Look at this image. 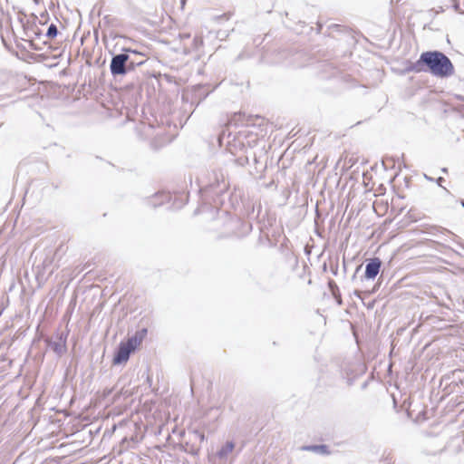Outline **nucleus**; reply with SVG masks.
<instances>
[{
  "instance_id": "f257e3e1",
  "label": "nucleus",
  "mask_w": 464,
  "mask_h": 464,
  "mask_svg": "<svg viewBox=\"0 0 464 464\" xmlns=\"http://www.w3.org/2000/svg\"><path fill=\"white\" fill-rule=\"evenodd\" d=\"M422 64L428 67L431 74L438 77H449L454 73V66L450 58L439 51L422 53L419 61L410 70L421 72Z\"/></svg>"
},
{
  "instance_id": "f03ea898",
  "label": "nucleus",
  "mask_w": 464,
  "mask_h": 464,
  "mask_svg": "<svg viewBox=\"0 0 464 464\" xmlns=\"http://www.w3.org/2000/svg\"><path fill=\"white\" fill-rule=\"evenodd\" d=\"M140 340L141 337L139 338L135 335L128 339L126 343H121L113 357V363L121 364L126 362L129 360L131 352H133L136 346L140 344Z\"/></svg>"
},
{
  "instance_id": "7ed1b4c3",
  "label": "nucleus",
  "mask_w": 464,
  "mask_h": 464,
  "mask_svg": "<svg viewBox=\"0 0 464 464\" xmlns=\"http://www.w3.org/2000/svg\"><path fill=\"white\" fill-rule=\"evenodd\" d=\"M129 58L127 53L113 55L110 64L111 73L113 76L126 74Z\"/></svg>"
},
{
  "instance_id": "20e7f679",
  "label": "nucleus",
  "mask_w": 464,
  "mask_h": 464,
  "mask_svg": "<svg viewBox=\"0 0 464 464\" xmlns=\"http://www.w3.org/2000/svg\"><path fill=\"white\" fill-rule=\"evenodd\" d=\"M382 262L379 258L371 259L365 267V277L367 279H373L380 272Z\"/></svg>"
},
{
  "instance_id": "39448f33",
  "label": "nucleus",
  "mask_w": 464,
  "mask_h": 464,
  "mask_svg": "<svg viewBox=\"0 0 464 464\" xmlns=\"http://www.w3.org/2000/svg\"><path fill=\"white\" fill-rule=\"evenodd\" d=\"M50 347L58 355L63 354L66 351V340H65V338L63 339V337L61 336L58 341L52 342L50 343Z\"/></svg>"
},
{
  "instance_id": "423d86ee",
  "label": "nucleus",
  "mask_w": 464,
  "mask_h": 464,
  "mask_svg": "<svg viewBox=\"0 0 464 464\" xmlns=\"http://www.w3.org/2000/svg\"><path fill=\"white\" fill-rule=\"evenodd\" d=\"M235 448L233 441H227V443L218 451L217 455L220 459H226Z\"/></svg>"
},
{
  "instance_id": "0eeeda50",
  "label": "nucleus",
  "mask_w": 464,
  "mask_h": 464,
  "mask_svg": "<svg viewBox=\"0 0 464 464\" xmlns=\"http://www.w3.org/2000/svg\"><path fill=\"white\" fill-rule=\"evenodd\" d=\"M303 450L313 451L318 454H329L328 448L326 445H309L304 446L302 448Z\"/></svg>"
},
{
  "instance_id": "6e6552de",
  "label": "nucleus",
  "mask_w": 464,
  "mask_h": 464,
  "mask_svg": "<svg viewBox=\"0 0 464 464\" xmlns=\"http://www.w3.org/2000/svg\"><path fill=\"white\" fill-rule=\"evenodd\" d=\"M58 34V29L55 24H52L49 25L46 33V36L49 38H54Z\"/></svg>"
},
{
  "instance_id": "1a4fd4ad",
  "label": "nucleus",
  "mask_w": 464,
  "mask_h": 464,
  "mask_svg": "<svg viewBox=\"0 0 464 464\" xmlns=\"http://www.w3.org/2000/svg\"><path fill=\"white\" fill-rule=\"evenodd\" d=\"M193 44L195 49H198L203 44V40L201 37L196 36L193 39Z\"/></svg>"
},
{
  "instance_id": "9d476101",
  "label": "nucleus",
  "mask_w": 464,
  "mask_h": 464,
  "mask_svg": "<svg viewBox=\"0 0 464 464\" xmlns=\"http://www.w3.org/2000/svg\"><path fill=\"white\" fill-rule=\"evenodd\" d=\"M142 63H143V62L134 63V62H132V61H130V60H129V61H128V65H127V72H128L129 70H132V69H134L135 65H140V64H142Z\"/></svg>"
},
{
  "instance_id": "9b49d317",
  "label": "nucleus",
  "mask_w": 464,
  "mask_h": 464,
  "mask_svg": "<svg viewBox=\"0 0 464 464\" xmlns=\"http://www.w3.org/2000/svg\"><path fill=\"white\" fill-rule=\"evenodd\" d=\"M194 434L195 436L202 442L205 440V435L204 433L198 431V430H195L194 431Z\"/></svg>"
},
{
  "instance_id": "f8f14e48",
  "label": "nucleus",
  "mask_w": 464,
  "mask_h": 464,
  "mask_svg": "<svg viewBox=\"0 0 464 464\" xmlns=\"http://www.w3.org/2000/svg\"><path fill=\"white\" fill-rule=\"evenodd\" d=\"M444 181V179L442 177H440L437 179L436 182L439 186L441 187V183Z\"/></svg>"
},
{
  "instance_id": "ddd939ff",
  "label": "nucleus",
  "mask_w": 464,
  "mask_h": 464,
  "mask_svg": "<svg viewBox=\"0 0 464 464\" xmlns=\"http://www.w3.org/2000/svg\"><path fill=\"white\" fill-rule=\"evenodd\" d=\"M160 197H162L164 198V200H168L169 198V194H166V193L160 194Z\"/></svg>"
},
{
  "instance_id": "4468645a",
  "label": "nucleus",
  "mask_w": 464,
  "mask_h": 464,
  "mask_svg": "<svg viewBox=\"0 0 464 464\" xmlns=\"http://www.w3.org/2000/svg\"><path fill=\"white\" fill-rule=\"evenodd\" d=\"M180 36H181V38H188V37H189V34H182V35H180Z\"/></svg>"
},
{
  "instance_id": "2eb2a0df",
  "label": "nucleus",
  "mask_w": 464,
  "mask_h": 464,
  "mask_svg": "<svg viewBox=\"0 0 464 464\" xmlns=\"http://www.w3.org/2000/svg\"><path fill=\"white\" fill-rule=\"evenodd\" d=\"M424 177H425V179H427L428 180H430V181H432V180H433V179H432V178H430V177H428L427 175H424Z\"/></svg>"
},
{
  "instance_id": "dca6fc26",
  "label": "nucleus",
  "mask_w": 464,
  "mask_h": 464,
  "mask_svg": "<svg viewBox=\"0 0 464 464\" xmlns=\"http://www.w3.org/2000/svg\"><path fill=\"white\" fill-rule=\"evenodd\" d=\"M460 204L464 208V200L463 199L461 200Z\"/></svg>"
},
{
  "instance_id": "f3484780",
  "label": "nucleus",
  "mask_w": 464,
  "mask_h": 464,
  "mask_svg": "<svg viewBox=\"0 0 464 464\" xmlns=\"http://www.w3.org/2000/svg\"><path fill=\"white\" fill-rule=\"evenodd\" d=\"M442 171L446 173L447 172V169L446 168L442 169Z\"/></svg>"
},
{
  "instance_id": "a211bd4d",
  "label": "nucleus",
  "mask_w": 464,
  "mask_h": 464,
  "mask_svg": "<svg viewBox=\"0 0 464 464\" xmlns=\"http://www.w3.org/2000/svg\"><path fill=\"white\" fill-rule=\"evenodd\" d=\"M147 330L146 329H143L142 330V334H146Z\"/></svg>"
},
{
  "instance_id": "6ab92c4d",
  "label": "nucleus",
  "mask_w": 464,
  "mask_h": 464,
  "mask_svg": "<svg viewBox=\"0 0 464 464\" xmlns=\"http://www.w3.org/2000/svg\"><path fill=\"white\" fill-rule=\"evenodd\" d=\"M35 3H38V0H34Z\"/></svg>"
}]
</instances>
